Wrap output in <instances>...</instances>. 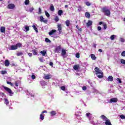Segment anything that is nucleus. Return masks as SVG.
Returning a JSON list of instances; mask_svg holds the SVG:
<instances>
[{"instance_id":"nucleus-40","label":"nucleus","mask_w":125,"mask_h":125,"mask_svg":"<svg viewBox=\"0 0 125 125\" xmlns=\"http://www.w3.org/2000/svg\"><path fill=\"white\" fill-rule=\"evenodd\" d=\"M34 7H30L28 10V11H29V12H33V11L34 10Z\"/></svg>"},{"instance_id":"nucleus-9","label":"nucleus","mask_w":125,"mask_h":125,"mask_svg":"<svg viewBox=\"0 0 125 125\" xmlns=\"http://www.w3.org/2000/svg\"><path fill=\"white\" fill-rule=\"evenodd\" d=\"M23 31H25V32H28V31L30 30V28H29V26L27 25H25L23 28Z\"/></svg>"},{"instance_id":"nucleus-8","label":"nucleus","mask_w":125,"mask_h":125,"mask_svg":"<svg viewBox=\"0 0 125 125\" xmlns=\"http://www.w3.org/2000/svg\"><path fill=\"white\" fill-rule=\"evenodd\" d=\"M58 29L59 31V34H61L62 32V27H61V24H58Z\"/></svg>"},{"instance_id":"nucleus-62","label":"nucleus","mask_w":125,"mask_h":125,"mask_svg":"<svg viewBox=\"0 0 125 125\" xmlns=\"http://www.w3.org/2000/svg\"><path fill=\"white\" fill-rule=\"evenodd\" d=\"M98 51H99V52H103V50H102V49H99V50H98Z\"/></svg>"},{"instance_id":"nucleus-51","label":"nucleus","mask_w":125,"mask_h":125,"mask_svg":"<svg viewBox=\"0 0 125 125\" xmlns=\"http://www.w3.org/2000/svg\"><path fill=\"white\" fill-rule=\"evenodd\" d=\"M120 42H125V39H124V38H120Z\"/></svg>"},{"instance_id":"nucleus-11","label":"nucleus","mask_w":125,"mask_h":125,"mask_svg":"<svg viewBox=\"0 0 125 125\" xmlns=\"http://www.w3.org/2000/svg\"><path fill=\"white\" fill-rule=\"evenodd\" d=\"M8 8H9V9H13V8H14V7H15V5H14V4H9L8 5Z\"/></svg>"},{"instance_id":"nucleus-63","label":"nucleus","mask_w":125,"mask_h":125,"mask_svg":"<svg viewBox=\"0 0 125 125\" xmlns=\"http://www.w3.org/2000/svg\"><path fill=\"white\" fill-rule=\"evenodd\" d=\"M103 23H103V22H102V21H101V22H99V24H100V25H102V24L103 25Z\"/></svg>"},{"instance_id":"nucleus-56","label":"nucleus","mask_w":125,"mask_h":125,"mask_svg":"<svg viewBox=\"0 0 125 125\" xmlns=\"http://www.w3.org/2000/svg\"><path fill=\"white\" fill-rule=\"evenodd\" d=\"M61 89H62V90H65V86H62L61 87Z\"/></svg>"},{"instance_id":"nucleus-16","label":"nucleus","mask_w":125,"mask_h":125,"mask_svg":"<svg viewBox=\"0 0 125 125\" xmlns=\"http://www.w3.org/2000/svg\"><path fill=\"white\" fill-rule=\"evenodd\" d=\"M10 49H11V50H15L17 49V47L16 45L11 46Z\"/></svg>"},{"instance_id":"nucleus-60","label":"nucleus","mask_w":125,"mask_h":125,"mask_svg":"<svg viewBox=\"0 0 125 125\" xmlns=\"http://www.w3.org/2000/svg\"><path fill=\"white\" fill-rule=\"evenodd\" d=\"M49 65H50V66H53V63L52 62H50Z\"/></svg>"},{"instance_id":"nucleus-43","label":"nucleus","mask_w":125,"mask_h":125,"mask_svg":"<svg viewBox=\"0 0 125 125\" xmlns=\"http://www.w3.org/2000/svg\"><path fill=\"white\" fill-rule=\"evenodd\" d=\"M39 60L40 62H43V58H39Z\"/></svg>"},{"instance_id":"nucleus-25","label":"nucleus","mask_w":125,"mask_h":125,"mask_svg":"<svg viewBox=\"0 0 125 125\" xmlns=\"http://www.w3.org/2000/svg\"><path fill=\"white\" fill-rule=\"evenodd\" d=\"M91 58L92 59V60H96V57H95V55L93 54H91Z\"/></svg>"},{"instance_id":"nucleus-48","label":"nucleus","mask_w":125,"mask_h":125,"mask_svg":"<svg viewBox=\"0 0 125 125\" xmlns=\"http://www.w3.org/2000/svg\"><path fill=\"white\" fill-rule=\"evenodd\" d=\"M7 84H10L11 85V86H12V85H13V84L10 82L7 81Z\"/></svg>"},{"instance_id":"nucleus-61","label":"nucleus","mask_w":125,"mask_h":125,"mask_svg":"<svg viewBox=\"0 0 125 125\" xmlns=\"http://www.w3.org/2000/svg\"><path fill=\"white\" fill-rule=\"evenodd\" d=\"M28 55H29V56L30 57H32V53H28Z\"/></svg>"},{"instance_id":"nucleus-13","label":"nucleus","mask_w":125,"mask_h":125,"mask_svg":"<svg viewBox=\"0 0 125 125\" xmlns=\"http://www.w3.org/2000/svg\"><path fill=\"white\" fill-rule=\"evenodd\" d=\"M4 64H5V66L6 67H8V66H9V64H10L9 61H8V60H5Z\"/></svg>"},{"instance_id":"nucleus-3","label":"nucleus","mask_w":125,"mask_h":125,"mask_svg":"<svg viewBox=\"0 0 125 125\" xmlns=\"http://www.w3.org/2000/svg\"><path fill=\"white\" fill-rule=\"evenodd\" d=\"M86 116L88 118L89 120H90V123L93 125H97V123H95L93 121L90 120L91 119H92V114L90 113H87L86 114Z\"/></svg>"},{"instance_id":"nucleus-47","label":"nucleus","mask_w":125,"mask_h":125,"mask_svg":"<svg viewBox=\"0 0 125 125\" xmlns=\"http://www.w3.org/2000/svg\"><path fill=\"white\" fill-rule=\"evenodd\" d=\"M76 57L77 58H80V53H77L76 54Z\"/></svg>"},{"instance_id":"nucleus-15","label":"nucleus","mask_w":125,"mask_h":125,"mask_svg":"<svg viewBox=\"0 0 125 125\" xmlns=\"http://www.w3.org/2000/svg\"><path fill=\"white\" fill-rule=\"evenodd\" d=\"M40 53L42 55V56H45V55L46 54V51L45 50L41 51Z\"/></svg>"},{"instance_id":"nucleus-27","label":"nucleus","mask_w":125,"mask_h":125,"mask_svg":"<svg viewBox=\"0 0 125 125\" xmlns=\"http://www.w3.org/2000/svg\"><path fill=\"white\" fill-rule=\"evenodd\" d=\"M44 119V115H43V114L41 113L40 114V120H41L42 121H43Z\"/></svg>"},{"instance_id":"nucleus-57","label":"nucleus","mask_w":125,"mask_h":125,"mask_svg":"<svg viewBox=\"0 0 125 125\" xmlns=\"http://www.w3.org/2000/svg\"><path fill=\"white\" fill-rule=\"evenodd\" d=\"M101 29H102V28L101 27H100V26H99V27H98V31H101Z\"/></svg>"},{"instance_id":"nucleus-50","label":"nucleus","mask_w":125,"mask_h":125,"mask_svg":"<svg viewBox=\"0 0 125 125\" xmlns=\"http://www.w3.org/2000/svg\"><path fill=\"white\" fill-rule=\"evenodd\" d=\"M121 55H122V56H124V57L125 56V51L122 52Z\"/></svg>"},{"instance_id":"nucleus-23","label":"nucleus","mask_w":125,"mask_h":125,"mask_svg":"<svg viewBox=\"0 0 125 125\" xmlns=\"http://www.w3.org/2000/svg\"><path fill=\"white\" fill-rule=\"evenodd\" d=\"M62 56H64V55H66V50H65V49H62Z\"/></svg>"},{"instance_id":"nucleus-54","label":"nucleus","mask_w":125,"mask_h":125,"mask_svg":"<svg viewBox=\"0 0 125 125\" xmlns=\"http://www.w3.org/2000/svg\"><path fill=\"white\" fill-rule=\"evenodd\" d=\"M83 90H86V86H84L82 87Z\"/></svg>"},{"instance_id":"nucleus-36","label":"nucleus","mask_w":125,"mask_h":125,"mask_svg":"<svg viewBox=\"0 0 125 125\" xmlns=\"http://www.w3.org/2000/svg\"><path fill=\"white\" fill-rule=\"evenodd\" d=\"M115 37H116V35H112L110 36V40L111 41H114L115 40Z\"/></svg>"},{"instance_id":"nucleus-6","label":"nucleus","mask_w":125,"mask_h":125,"mask_svg":"<svg viewBox=\"0 0 125 125\" xmlns=\"http://www.w3.org/2000/svg\"><path fill=\"white\" fill-rule=\"evenodd\" d=\"M40 22H43V23H45L46 24L47 23V20H44V18H43V17L42 16H40Z\"/></svg>"},{"instance_id":"nucleus-2","label":"nucleus","mask_w":125,"mask_h":125,"mask_svg":"<svg viewBox=\"0 0 125 125\" xmlns=\"http://www.w3.org/2000/svg\"><path fill=\"white\" fill-rule=\"evenodd\" d=\"M101 118L103 120L104 123L105 125H112L111 121L109 119L106 117V116L104 115H102Z\"/></svg>"},{"instance_id":"nucleus-58","label":"nucleus","mask_w":125,"mask_h":125,"mask_svg":"<svg viewBox=\"0 0 125 125\" xmlns=\"http://www.w3.org/2000/svg\"><path fill=\"white\" fill-rule=\"evenodd\" d=\"M44 113H47V111L46 110H44V111H42L41 114H43Z\"/></svg>"},{"instance_id":"nucleus-4","label":"nucleus","mask_w":125,"mask_h":125,"mask_svg":"<svg viewBox=\"0 0 125 125\" xmlns=\"http://www.w3.org/2000/svg\"><path fill=\"white\" fill-rule=\"evenodd\" d=\"M103 12L104 13L105 15L106 16H109L111 14V12H110V10L107 9V8H104L102 9Z\"/></svg>"},{"instance_id":"nucleus-22","label":"nucleus","mask_w":125,"mask_h":125,"mask_svg":"<svg viewBox=\"0 0 125 125\" xmlns=\"http://www.w3.org/2000/svg\"><path fill=\"white\" fill-rule=\"evenodd\" d=\"M50 115L51 116H55V115H56V111H51Z\"/></svg>"},{"instance_id":"nucleus-33","label":"nucleus","mask_w":125,"mask_h":125,"mask_svg":"<svg viewBox=\"0 0 125 125\" xmlns=\"http://www.w3.org/2000/svg\"><path fill=\"white\" fill-rule=\"evenodd\" d=\"M32 52L34 55H37L38 54V51L37 50H32Z\"/></svg>"},{"instance_id":"nucleus-53","label":"nucleus","mask_w":125,"mask_h":125,"mask_svg":"<svg viewBox=\"0 0 125 125\" xmlns=\"http://www.w3.org/2000/svg\"><path fill=\"white\" fill-rule=\"evenodd\" d=\"M85 4L87 6H90V5H91V4L89 3V2H86Z\"/></svg>"},{"instance_id":"nucleus-28","label":"nucleus","mask_w":125,"mask_h":125,"mask_svg":"<svg viewBox=\"0 0 125 125\" xmlns=\"http://www.w3.org/2000/svg\"><path fill=\"white\" fill-rule=\"evenodd\" d=\"M4 103L5 104H6V105H8V104H9V102L8 101V100H7V99L4 98Z\"/></svg>"},{"instance_id":"nucleus-35","label":"nucleus","mask_w":125,"mask_h":125,"mask_svg":"<svg viewBox=\"0 0 125 125\" xmlns=\"http://www.w3.org/2000/svg\"><path fill=\"white\" fill-rule=\"evenodd\" d=\"M30 3V0H25L24 1V4L25 5H28Z\"/></svg>"},{"instance_id":"nucleus-21","label":"nucleus","mask_w":125,"mask_h":125,"mask_svg":"<svg viewBox=\"0 0 125 125\" xmlns=\"http://www.w3.org/2000/svg\"><path fill=\"white\" fill-rule=\"evenodd\" d=\"M4 94L2 92H0V102L1 101V100H2V98L1 97H4Z\"/></svg>"},{"instance_id":"nucleus-34","label":"nucleus","mask_w":125,"mask_h":125,"mask_svg":"<svg viewBox=\"0 0 125 125\" xmlns=\"http://www.w3.org/2000/svg\"><path fill=\"white\" fill-rule=\"evenodd\" d=\"M45 14L46 15V16L48 18H49L50 15H49V13H48V12H47V11H45Z\"/></svg>"},{"instance_id":"nucleus-42","label":"nucleus","mask_w":125,"mask_h":125,"mask_svg":"<svg viewBox=\"0 0 125 125\" xmlns=\"http://www.w3.org/2000/svg\"><path fill=\"white\" fill-rule=\"evenodd\" d=\"M46 42H51V41L48 39V38H46L45 40Z\"/></svg>"},{"instance_id":"nucleus-64","label":"nucleus","mask_w":125,"mask_h":125,"mask_svg":"<svg viewBox=\"0 0 125 125\" xmlns=\"http://www.w3.org/2000/svg\"><path fill=\"white\" fill-rule=\"evenodd\" d=\"M65 8H68V5H65Z\"/></svg>"},{"instance_id":"nucleus-41","label":"nucleus","mask_w":125,"mask_h":125,"mask_svg":"<svg viewBox=\"0 0 125 125\" xmlns=\"http://www.w3.org/2000/svg\"><path fill=\"white\" fill-rule=\"evenodd\" d=\"M120 118L122 120H125V116L124 115H120Z\"/></svg>"},{"instance_id":"nucleus-30","label":"nucleus","mask_w":125,"mask_h":125,"mask_svg":"<svg viewBox=\"0 0 125 125\" xmlns=\"http://www.w3.org/2000/svg\"><path fill=\"white\" fill-rule=\"evenodd\" d=\"M85 16L87 18H90V14H89V13H88V12L85 13Z\"/></svg>"},{"instance_id":"nucleus-24","label":"nucleus","mask_w":125,"mask_h":125,"mask_svg":"<svg viewBox=\"0 0 125 125\" xmlns=\"http://www.w3.org/2000/svg\"><path fill=\"white\" fill-rule=\"evenodd\" d=\"M58 14L59 16H61V15H62V14H63V11L62 10H59L58 11Z\"/></svg>"},{"instance_id":"nucleus-39","label":"nucleus","mask_w":125,"mask_h":125,"mask_svg":"<svg viewBox=\"0 0 125 125\" xmlns=\"http://www.w3.org/2000/svg\"><path fill=\"white\" fill-rule=\"evenodd\" d=\"M116 81H117V82H118V83H122V81L121 80V79H120V78H117V79H116Z\"/></svg>"},{"instance_id":"nucleus-38","label":"nucleus","mask_w":125,"mask_h":125,"mask_svg":"<svg viewBox=\"0 0 125 125\" xmlns=\"http://www.w3.org/2000/svg\"><path fill=\"white\" fill-rule=\"evenodd\" d=\"M54 20L56 21V22H58V21H59V17H58V16H56Z\"/></svg>"},{"instance_id":"nucleus-46","label":"nucleus","mask_w":125,"mask_h":125,"mask_svg":"<svg viewBox=\"0 0 125 125\" xmlns=\"http://www.w3.org/2000/svg\"><path fill=\"white\" fill-rule=\"evenodd\" d=\"M121 63H122V64H125V60L122 59V60H121Z\"/></svg>"},{"instance_id":"nucleus-44","label":"nucleus","mask_w":125,"mask_h":125,"mask_svg":"<svg viewBox=\"0 0 125 125\" xmlns=\"http://www.w3.org/2000/svg\"><path fill=\"white\" fill-rule=\"evenodd\" d=\"M7 72L5 70L4 71H2L1 72V74H2V75H5V74H6Z\"/></svg>"},{"instance_id":"nucleus-37","label":"nucleus","mask_w":125,"mask_h":125,"mask_svg":"<svg viewBox=\"0 0 125 125\" xmlns=\"http://www.w3.org/2000/svg\"><path fill=\"white\" fill-rule=\"evenodd\" d=\"M103 26L104 27V30H106V29H107V24L105 23H104L103 24Z\"/></svg>"},{"instance_id":"nucleus-17","label":"nucleus","mask_w":125,"mask_h":125,"mask_svg":"<svg viewBox=\"0 0 125 125\" xmlns=\"http://www.w3.org/2000/svg\"><path fill=\"white\" fill-rule=\"evenodd\" d=\"M113 80H114V79L113 78V76H109L107 78V80L108 82H113Z\"/></svg>"},{"instance_id":"nucleus-52","label":"nucleus","mask_w":125,"mask_h":125,"mask_svg":"<svg viewBox=\"0 0 125 125\" xmlns=\"http://www.w3.org/2000/svg\"><path fill=\"white\" fill-rule=\"evenodd\" d=\"M31 79H32V80H35V79H36V76H35V75H32L31 76Z\"/></svg>"},{"instance_id":"nucleus-5","label":"nucleus","mask_w":125,"mask_h":125,"mask_svg":"<svg viewBox=\"0 0 125 125\" xmlns=\"http://www.w3.org/2000/svg\"><path fill=\"white\" fill-rule=\"evenodd\" d=\"M4 89L9 93L10 96H12L13 95V93L12 92V90L10 89V88L7 87H4Z\"/></svg>"},{"instance_id":"nucleus-49","label":"nucleus","mask_w":125,"mask_h":125,"mask_svg":"<svg viewBox=\"0 0 125 125\" xmlns=\"http://www.w3.org/2000/svg\"><path fill=\"white\" fill-rule=\"evenodd\" d=\"M28 96H29V97H34L35 96V95H33V94H31V93H29V94H28Z\"/></svg>"},{"instance_id":"nucleus-14","label":"nucleus","mask_w":125,"mask_h":125,"mask_svg":"<svg viewBox=\"0 0 125 125\" xmlns=\"http://www.w3.org/2000/svg\"><path fill=\"white\" fill-rule=\"evenodd\" d=\"M87 27H89V26H91L92 25V21H88V22L86 23Z\"/></svg>"},{"instance_id":"nucleus-29","label":"nucleus","mask_w":125,"mask_h":125,"mask_svg":"<svg viewBox=\"0 0 125 125\" xmlns=\"http://www.w3.org/2000/svg\"><path fill=\"white\" fill-rule=\"evenodd\" d=\"M16 45L17 48H18V47H22V44L21 43H17Z\"/></svg>"},{"instance_id":"nucleus-12","label":"nucleus","mask_w":125,"mask_h":125,"mask_svg":"<svg viewBox=\"0 0 125 125\" xmlns=\"http://www.w3.org/2000/svg\"><path fill=\"white\" fill-rule=\"evenodd\" d=\"M55 33H56V30L53 29L51 31H50L48 34L50 36H51L52 35H54Z\"/></svg>"},{"instance_id":"nucleus-31","label":"nucleus","mask_w":125,"mask_h":125,"mask_svg":"<svg viewBox=\"0 0 125 125\" xmlns=\"http://www.w3.org/2000/svg\"><path fill=\"white\" fill-rule=\"evenodd\" d=\"M65 25L67 27H69L70 26V21L67 20L65 21Z\"/></svg>"},{"instance_id":"nucleus-55","label":"nucleus","mask_w":125,"mask_h":125,"mask_svg":"<svg viewBox=\"0 0 125 125\" xmlns=\"http://www.w3.org/2000/svg\"><path fill=\"white\" fill-rule=\"evenodd\" d=\"M39 14H41V13H42V9H41V8H39Z\"/></svg>"},{"instance_id":"nucleus-7","label":"nucleus","mask_w":125,"mask_h":125,"mask_svg":"<svg viewBox=\"0 0 125 125\" xmlns=\"http://www.w3.org/2000/svg\"><path fill=\"white\" fill-rule=\"evenodd\" d=\"M116 102H118V99L112 98V99H110L109 103H116Z\"/></svg>"},{"instance_id":"nucleus-1","label":"nucleus","mask_w":125,"mask_h":125,"mask_svg":"<svg viewBox=\"0 0 125 125\" xmlns=\"http://www.w3.org/2000/svg\"><path fill=\"white\" fill-rule=\"evenodd\" d=\"M95 71L96 72V75H97L98 78L99 79H102V78H103V72L99 70L98 67H96L95 68Z\"/></svg>"},{"instance_id":"nucleus-59","label":"nucleus","mask_w":125,"mask_h":125,"mask_svg":"<svg viewBox=\"0 0 125 125\" xmlns=\"http://www.w3.org/2000/svg\"><path fill=\"white\" fill-rule=\"evenodd\" d=\"M15 85H16V86H18V82H15Z\"/></svg>"},{"instance_id":"nucleus-19","label":"nucleus","mask_w":125,"mask_h":125,"mask_svg":"<svg viewBox=\"0 0 125 125\" xmlns=\"http://www.w3.org/2000/svg\"><path fill=\"white\" fill-rule=\"evenodd\" d=\"M0 32L1 33H5V27L2 26L0 27Z\"/></svg>"},{"instance_id":"nucleus-26","label":"nucleus","mask_w":125,"mask_h":125,"mask_svg":"<svg viewBox=\"0 0 125 125\" xmlns=\"http://www.w3.org/2000/svg\"><path fill=\"white\" fill-rule=\"evenodd\" d=\"M50 10L51 11H54V6H53V4H51L50 7Z\"/></svg>"},{"instance_id":"nucleus-10","label":"nucleus","mask_w":125,"mask_h":125,"mask_svg":"<svg viewBox=\"0 0 125 125\" xmlns=\"http://www.w3.org/2000/svg\"><path fill=\"white\" fill-rule=\"evenodd\" d=\"M43 79H44L45 80H49V79H51V75H45L43 77Z\"/></svg>"},{"instance_id":"nucleus-32","label":"nucleus","mask_w":125,"mask_h":125,"mask_svg":"<svg viewBox=\"0 0 125 125\" xmlns=\"http://www.w3.org/2000/svg\"><path fill=\"white\" fill-rule=\"evenodd\" d=\"M32 27L35 30V32H36V33H39V30H38V28H37V27H36V26L33 25Z\"/></svg>"},{"instance_id":"nucleus-18","label":"nucleus","mask_w":125,"mask_h":125,"mask_svg":"<svg viewBox=\"0 0 125 125\" xmlns=\"http://www.w3.org/2000/svg\"><path fill=\"white\" fill-rule=\"evenodd\" d=\"M40 83L42 86H45V85H46V82L44 81H41Z\"/></svg>"},{"instance_id":"nucleus-20","label":"nucleus","mask_w":125,"mask_h":125,"mask_svg":"<svg viewBox=\"0 0 125 125\" xmlns=\"http://www.w3.org/2000/svg\"><path fill=\"white\" fill-rule=\"evenodd\" d=\"M79 68H80V65L79 64H77L74 66L73 69L77 71V70H79Z\"/></svg>"},{"instance_id":"nucleus-45","label":"nucleus","mask_w":125,"mask_h":125,"mask_svg":"<svg viewBox=\"0 0 125 125\" xmlns=\"http://www.w3.org/2000/svg\"><path fill=\"white\" fill-rule=\"evenodd\" d=\"M17 55L18 56H21V55H23V53H21V52H20V53H18L17 54Z\"/></svg>"}]
</instances>
